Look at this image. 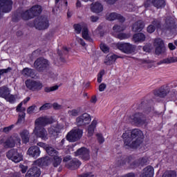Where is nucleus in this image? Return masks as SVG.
<instances>
[{
  "label": "nucleus",
  "instance_id": "obj_48",
  "mask_svg": "<svg viewBox=\"0 0 177 177\" xmlns=\"http://www.w3.org/2000/svg\"><path fill=\"white\" fill-rule=\"evenodd\" d=\"M51 107L52 104L50 103H46L39 108V111H44L45 110H49V109H50Z\"/></svg>",
  "mask_w": 177,
  "mask_h": 177
},
{
  "label": "nucleus",
  "instance_id": "obj_7",
  "mask_svg": "<svg viewBox=\"0 0 177 177\" xmlns=\"http://www.w3.org/2000/svg\"><path fill=\"white\" fill-rule=\"evenodd\" d=\"M91 121H92L91 115L84 113L76 118V125L77 127H86L88 124H91Z\"/></svg>",
  "mask_w": 177,
  "mask_h": 177
},
{
  "label": "nucleus",
  "instance_id": "obj_37",
  "mask_svg": "<svg viewBox=\"0 0 177 177\" xmlns=\"http://www.w3.org/2000/svg\"><path fill=\"white\" fill-rule=\"evenodd\" d=\"M168 92L167 89L160 88L155 93V95H156V96H159V97H165V96L168 95Z\"/></svg>",
  "mask_w": 177,
  "mask_h": 177
},
{
  "label": "nucleus",
  "instance_id": "obj_11",
  "mask_svg": "<svg viewBox=\"0 0 177 177\" xmlns=\"http://www.w3.org/2000/svg\"><path fill=\"white\" fill-rule=\"evenodd\" d=\"M13 1L12 0H0V19L2 17L1 12L9 13L12 10Z\"/></svg>",
  "mask_w": 177,
  "mask_h": 177
},
{
  "label": "nucleus",
  "instance_id": "obj_64",
  "mask_svg": "<svg viewBox=\"0 0 177 177\" xmlns=\"http://www.w3.org/2000/svg\"><path fill=\"white\" fill-rule=\"evenodd\" d=\"M91 21H92L93 23H96L97 21L99 20V17L97 16H91L90 17Z\"/></svg>",
  "mask_w": 177,
  "mask_h": 177
},
{
  "label": "nucleus",
  "instance_id": "obj_5",
  "mask_svg": "<svg viewBox=\"0 0 177 177\" xmlns=\"http://www.w3.org/2000/svg\"><path fill=\"white\" fill-rule=\"evenodd\" d=\"M22 19V20H30L34 19V14L31 12V10H22L19 12L13 17V21H19Z\"/></svg>",
  "mask_w": 177,
  "mask_h": 177
},
{
  "label": "nucleus",
  "instance_id": "obj_39",
  "mask_svg": "<svg viewBox=\"0 0 177 177\" xmlns=\"http://www.w3.org/2000/svg\"><path fill=\"white\" fill-rule=\"evenodd\" d=\"M113 30L114 32H121V31L125 30V26L124 25H115L113 27Z\"/></svg>",
  "mask_w": 177,
  "mask_h": 177
},
{
  "label": "nucleus",
  "instance_id": "obj_10",
  "mask_svg": "<svg viewBox=\"0 0 177 177\" xmlns=\"http://www.w3.org/2000/svg\"><path fill=\"white\" fill-rule=\"evenodd\" d=\"M117 48L127 55H130V53L135 52V46L129 43H118Z\"/></svg>",
  "mask_w": 177,
  "mask_h": 177
},
{
  "label": "nucleus",
  "instance_id": "obj_53",
  "mask_svg": "<svg viewBox=\"0 0 177 177\" xmlns=\"http://www.w3.org/2000/svg\"><path fill=\"white\" fill-rule=\"evenodd\" d=\"M103 75H104V71H101L97 75V82H99V84L102 82Z\"/></svg>",
  "mask_w": 177,
  "mask_h": 177
},
{
  "label": "nucleus",
  "instance_id": "obj_17",
  "mask_svg": "<svg viewBox=\"0 0 177 177\" xmlns=\"http://www.w3.org/2000/svg\"><path fill=\"white\" fill-rule=\"evenodd\" d=\"M151 5H153V6H155V8H157V9H160L165 6V1L153 0L152 1H151L150 0H147L145 3V8H149V6H151Z\"/></svg>",
  "mask_w": 177,
  "mask_h": 177
},
{
  "label": "nucleus",
  "instance_id": "obj_38",
  "mask_svg": "<svg viewBox=\"0 0 177 177\" xmlns=\"http://www.w3.org/2000/svg\"><path fill=\"white\" fill-rule=\"evenodd\" d=\"M155 53L156 55H161V53H165V46H155Z\"/></svg>",
  "mask_w": 177,
  "mask_h": 177
},
{
  "label": "nucleus",
  "instance_id": "obj_59",
  "mask_svg": "<svg viewBox=\"0 0 177 177\" xmlns=\"http://www.w3.org/2000/svg\"><path fill=\"white\" fill-rule=\"evenodd\" d=\"M19 168L21 169L22 174H26L27 172V169H28L27 166H24L23 165H20Z\"/></svg>",
  "mask_w": 177,
  "mask_h": 177
},
{
  "label": "nucleus",
  "instance_id": "obj_8",
  "mask_svg": "<svg viewBox=\"0 0 177 177\" xmlns=\"http://www.w3.org/2000/svg\"><path fill=\"white\" fill-rule=\"evenodd\" d=\"M7 158L8 160H11V161H13L14 162H20V161L23 160V155L17 152V149H10L7 152L6 154Z\"/></svg>",
  "mask_w": 177,
  "mask_h": 177
},
{
  "label": "nucleus",
  "instance_id": "obj_43",
  "mask_svg": "<svg viewBox=\"0 0 177 177\" xmlns=\"http://www.w3.org/2000/svg\"><path fill=\"white\" fill-rule=\"evenodd\" d=\"M153 45L154 46H164V41L160 38L155 39Z\"/></svg>",
  "mask_w": 177,
  "mask_h": 177
},
{
  "label": "nucleus",
  "instance_id": "obj_54",
  "mask_svg": "<svg viewBox=\"0 0 177 177\" xmlns=\"http://www.w3.org/2000/svg\"><path fill=\"white\" fill-rule=\"evenodd\" d=\"M148 159L147 157H144L139 159V164L140 165H145V164H147Z\"/></svg>",
  "mask_w": 177,
  "mask_h": 177
},
{
  "label": "nucleus",
  "instance_id": "obj_40",
  "mask_svg": "<svg viewBox=\"0 0 177 177\" xmlns=\"http://www.w3.org/2000/svg\"><path fill=\"white\" fill-rule=\"evenodd\" d=\"M60 162H62V158L58 157L57 155V156H54L53 160V165H54V167H59V165H60Z\"/></svg>",
  "mask_w": 177,
  "mask_h": 177
},
{
  "label": "nucleus",
  "instance_id": "obj_52",
  "mask_svg": "<svg viewBox=\"0 0 177 177\" xmlns=\"http://www.w3.org/2000/svg\"><path fill=\"white\" fill-rule=\"evenodd\" d=\"M35 109H37V106H35V105H32V106H29L27 109L28 114H32V113H34Z\"/></svg>",
  "mask_w": 177,
  "mask_h": 177
},
{
  "label": "nucleus",
  "instance_id": "obj_63",
  "mask_svg": "<svg viewBox=\"0 0 177 177\" xmlns=\"http://www.w3.org/2000/svg\"><path fill=\"white\" fill-rule=\"evenodd\" d=\"M37 146H39V147H43V149H45L46 151V149H48V145L44 142H38Z\"/></svg>",
  "mask_w": 177,
  "mask_h": 177
},
{
  "label": "nucleus",
  "instance_id": "obj_58",
  "mask_svg": "<svg viewBox=\"0 0 177 177\" xmlns=\"http://www.w3.org/2000/svg\"><path fill=\"white\" fill-rule=\"evenodd\" d=\"M97 138L99 143H103L104 142V138H103V136H102V134H97Z\"/></svg>",
  "mask_w": 177,
  "mask_h": 177
},
{
  "label": "nucleus",
  "instance_id": "obj_18",
  "mask_svg": "<svg viewBox=\"0 0 177 177\" xmlns=\"http://www.w3.org/2000/svg\"><path fill=\"white\" fill-rule=\"evenodd\" d=\"M53 122L52 118L48 117H40L35 120V127H45L48 124H52Z\"/></svg>",
  "mask_w": 177,
  "mask_h": 177
},
{
  "label": "nucleus",
  "instance_id": "obj_19",
  "mask_svg": "<svg viewBox=\"0 0 177 177\" xmlns=\"http://www.w3.org/2000/svg\"><path fill=\"white\" fill-rule=\"evenodd\" d=\"M63 129V126L60 124H56L55 126H51L48 128V133L52 138H57V135L60 133V131Z\"/></svg>",
  "mask_w": 177,
  "mask_h": 177
},
{
  "label": "nucleus",
  "instance_id": "obj_31",
  "mask_svg": "<svg viewBox=\"0 0 177 177\" xmlns=\"http://www.w3.org/2000/svg\"><path fill=\"white\" fill-rule=\"evenodd\" d=\"M95 128H96V121L93 120L86 130L88 138L93 136V133H95Z\"/></svg>",
  "mask_w": 177,
  "mask_h": 177
},
{
  "label": "nucleus",
  "instance_id": "obj_49",
  "mask_svg": "<svg viewBox=\"0 0 177 177\" xmlns=\"http://www.w3.org/2000/svg\"><path fill=\"white\" fill-rule=\"evenodd\" d=\"M24 118H26V113H24V112L20 113L19 114V118H18L17 123L21 124V122H23V121H24Z\"/></svg>",
  "mask_w": 177,
  "mask_h": 177
},
{
  "label": "nucleus",
  "instance_id": "obj_33",
  "mask_svg": "<svg viewBox=\"0 0 177 177\" xmlns=\"http://www.w3.org/2000/svg\"><path fill=\"white\" fill-rule=\"evenodd\" d=\"M133 39L135 42H142L146 39V36L143 33H138L133 35Z\"/></svg>",
  "mask_w": 177,
  "mask_h": 177
},
{
  "label": "nucleus",
  "instance_id": "obj_51",
  "mask_svg": "<svg viewBox=\"0 0 177 177\" xmlns=\"http://www.w3.org/2000/svg\"><path fill=\"white\" fill-rule=\"evenodd\" d=\"M118 39H127L128 38H129V35L128 34H125V33H120L118 35Z\"/></svg>",
  "mask_w": 177,
  "mask_h": 177
},
{
  "label": "nucleus",
  "instance_id": "obj_41",
  "mask_svg": "<svg viewBox=\"0 0 177 177\" xmlns=\"http://www.w3.org/2000/svg\"><path fill=\"white\" fill-rule=\"evenodd\" d=\"M162 177H176L175 171H167L164 173Z\"/></svg>",
  "mask_w": 177,
  "mask_h": 177
},
{
  "label": "nucleus",
  "instance_id": "obj_57",
  "mask_svg": "<svg viewBox=\"0 0 177 177\" xmlns=\"http://www.w3.org/2000/svg\"><path fill=\"white\" fill-rule=\"evenodd\" d=\"M53 107L55 110H60L63 109V106L62 105L59 104L58 103L55 102L53 104Z\"/></svg>",
  "mask_w": 177,
  "mask_h": 177
},
{
  "label": "nucleus",
  "instance_id": "obj_12",
  "mask_svg": "<svg viewBox=\"0 0 177 177\" xmlns=\"http://www.w3.org/2000/svg\"><path fill=\"white\" fill-rule=\"evenodd\" d=\"M33 133L37 138H40L41 140H48V139H49L48 131L42 127H35Z\"/></svg>",
  "mask_w": 177,
  "mask_h": 177
},
{
  "label": "nucleus",
  "instance_id": "obj_22",
  "mask_svg": "<svg viewBox=\"0 0 177 177\" xmlns=\"http://www.w3.org/2000/svg\"><path fill=\"white\" fill-rule=\"evenodd\" d=\"M28 156L32 157L33 158H38L41 154V150H39V147L37 146L30 147L27 151Z\"/></svg>",
  "mask_w": 177,
  "mask_h": 177
},
{
  "label": "nucleus",
  "instance_id": "obj_27",
  "mask_svg": "<svg viewBox=\"0 0 177 177\" xmlns=\"http://www.w3.org/2000/svg\"><path fill=\"white\" fill-rule=\"evenodd\" d=\"M91 10L93 13H100V12H103V6L99 2H95L91 4Z\"/></svg>",
  "mask_w": 177,
  "mask_h": 177
},
{
  "label": "nucleus",
  "instance_id": "obj_6",
  "mask_svg": "<svg viewBox=\"0 0 177 177\" xmlns=\"http://www.w3.org/2000/svg\"><path fill=\"white\" fill-rule=\"evenodd\" d=\"M34 26L37 30H46L49 27V20L47 17H39L35 19Z\"/></svg>",
  "mask_w": 177,
  "mask_h": 177
},
{
  "label": "nucleus",
  "instance_id": "obj_30",
  "mask_svg": "<svg viewBox=\"0 0 177 177\" xmlns=\"http://www.w3.org/2000/svg\"><path fill=\"white\" fill-rule=\"evenodd\" d=\"M177 57H169L159 61L157 64H171V63H176Z\"/></svg>",
  "mask_w": 177,
  "mask_h": 177
},
{
  "label": "nucleus",
  "instance_id": "obj_3",
  "mask_svg": "<svg viewBox=\"0 0 177 177\" xmlns=\"http://www.w3.org/2000/svg\"><path fill=\"white\" fill-rule=\"evenodd\" d=\"M21 142V140L17 135L12 136L6 139L3 138L0 140L1 145H3L6 149H12V147L16 146V144L19 143L20 145Z\"/></svg>",
  "mask_w": 177,
  "mask_h": 177
},
{
  "label": "nucleus",
  "instance_id": "obj_34",
  "mask_svg": "<svg viewBox=\"0 0 177 177\" xmlns=\"http://www.w3.org/2000/svg\"><path fill=\"white\" fill-rule=\"evenodd\" d=\"M46 153H48V156H50L51 157H56L59 153L56 149H53V147H48L46 150Z\"/></svg>",
  "mask_w": 177,
  "mask_h": 177
},
{
  "label": "nucleus",
  "instance_id": "obj_60",
  "mask_svg": "<svg viewBox=\"0 0 177 177\" xmlns=\"http://www.w3.org/2000/svg\"><path fill=\"white\" fill-rule=\"evenodd\" d=\"M117 165H120V166L125 165V159H124V158L118 159V161H117Z\"/></svg>",
  "mask_w": 177,
  "mask_h": 177
},
{
  "label": "nucleus",
  "instance_id": "obj_23",
  "mask_svg": "<svg viewBox=\"0 0 177 177\" xmlns=\"http://www.w3.org/2000/svg\"><path fill=\"white\" fill-rule=\"evenodd\" d=\"M154 176V167L152 166H147L143 169L140 177H153Z\"/></svg>",
  "mask_w": 177,
  "mask_h": 177
},
{
  "label": "nucleus",
  "instance_id": "obj_9",
  "mask_svg": "<svg viewBox=\"0 0 177 177\" xmlns=\"http://www.w3.org/2000/svg\"><path fill=\"white\" fill-rule=\"evenodd\" d=\"M26 86L30 91L35 92L37 91H41L44 88V84L41 82H35L32 80H28L25 82Z\"/></svg>",
  "mask_w": 177,
  "mask_h": 177
},
{
  "label": "nucleus",
  "instance_id": "obj_61",
  "mask_svg": "<svg viewBox=\"0 0 177 177\" xmlns=\"http://www.w3.org/2000/svg\"><path fill=\"white\" fill-rule=\"evenodd\" d=\"M106 84L102 83L99 86V91L100 92H104V89H106Z\"/></svg>",
  "mask_w": 177,
  "mask_h": 177
},
{
  "label": "nucleus",
  "instance_id": "obj_46",
  "mask_svg": "<svg viewBox=\"0 0 177 177\" xmlns=\"http://www.w3.org/2000/svg\"><path fill=\"white\" fill-rule=\"evenodd\" d=\"M134 122H138V124H142V113H137L135 115L133 118Z\"/></svg>",
  "mask_w": 177,
  "mask_h": 177
},
{
  "label": "nucleus",
  "instance_id": "obj_45",
  "mask_svg": "<svg viewBox=\"0 0 177 177\" xmlns=\"http://www.w3.org/2000/svg\"><path fill=\"white\" fill-rule=\"evenodd\" d=\"M100 48L101 50L104 52V53H109V52H110V48H109V46L104 44H101Z\"/></svg>",
  "mask_w": 177,
  "mask_h": 177
},
{
  "label": "nucleus",
  "instance_id": "obj_25",
  "mask_svg": "<svg viewBox=\"0 0 177 177\" xmlns=\"http://www.w3.org/2000/svg\"><path fill=\"white\" fill-rule=\"evenodd\" d=\"M19 136L24 143L27 144L30 142V131H28V130L24 129L21 131Z\"/></svg>",
  "mask_w": 177,
  "mask_h": 177
},
{
  "label": "nucleus",
  "instance_id": "obj_26",
  "mask_svg": "<svg viewBox=\"0 0 177 177\" xmlns=\"http://www.w3.org/2000/svg\"><path fill=\"white\" fill-rule=\"evenodd\" d=\"M118 59V56L114 54H109L104 62L106 66H111Z\"/></svg>",
  "mask_w": 177,
  "mask_h": 177
},
{
  "label": "nucleus",
  "instance_id": "obj_16",
  "mask_svg": "<svg viewBox=\"0 0 177 177\" xmlns=\"http://www.w3.org/2000/svg\"><path fill=\"white\" fill-rule=\"evenodd\" d=\"M41 176V169L38 165H32V167L28 169L25 177H39Z\"/></svg>",
  "mask_w": 177,
  "mask_h": 177
},
{
  "label": "nucleus",
  "instance_id": "obj_13",
  "mask_svg": "<svg viewBox=\"0 0 177 177\" xmlns=\"http://www.w3.org/2000/svg\"><path fill=\"white\" fill-rule=\"evenodd\" d=\"M49 61L44 58H39L34 63V66L38 71H44L49 67Z\"/></svg>",
  "mask_w": 177,
  "mask_h": 177
},
{
  "label": "nucleus",
  "instance_id": "obj_24",
  "mask_svg": "<svg viewBox=\"0 0 177 177\" xmlns=\"http://www.w3.org/2000/svg\"><path fill=\"white\" fill-rule=\"evenodd\" d=\"M161 27V22L158 19H154L152 22V24L149 25L147 28V31L149 34H153L156 31V28H160Z\"/></svg>",
  "mask_w": 177,
  "mask_h": 177
},
{
  "label": "nucleus",
  "instance_id": "obj_47",
  "mask_svg": "<svg viewBox=\"0 0 177 177\" xmlns=\"http://www.w3.org/2000/svg\"><path fill=\"white\" fill-rule=\"evenodd\" d=\"M57 89H59V86H54L51 87H46L44 91L49 93V92H53L54 91H57Z\"/></svg>",
  "mask_w": 177,
  "mask_h": 177
},
{
  "label": "nucleus",
  "instance_id": "obj_36",
  "mask_svg": "<svg viewBox=\"0 0 177 177\" xmlns=\"http://www.w3.org/2000/svg\"><path fill=\"white\" fill-rule=\"evenodd\" d=\"M82 37L84 39H86V41H92V39H91V37H89V31L88 30V28H86V26H84L82 29Z\"/></svg>",
  "mask_w": 177,
  "mask_h": 177
},
{
  "label": "nucleus",
  "instance_id": "obj_62",
  "mask_svg": "<svg viewBox=\"0 0 177 177\" xmlns=\"http://www.w3.org/2000/svg\"><path fill=\"white\" fill-rule=\"evenodd\" d=\"M76 39H77L78 44L82 45V46H85L86 44H85V41H84V39H82L80 37H77Z\"/></svg>",
  "mask_w": 177,
  "mask_h": 177
},
{
  "label": "nucleus",
  "instance_id": "obj_1",
  "mask_svg": "<svg viewBox=\"0 0 177 177\" xmlns=\"http://www.w3.org/2000/svg\"><path fill=\"white\" fill-rule=\"evenodd\" d=\"M124 146L127 148L135 149L143 143V132L140 129H135L132 131H127L122 136Z\"/></svg>",
  "mask_w": 177,
  "mask_h": 177
},
{
  "label": "nucleus",
  "instance_id": "obj_2",
  "mask_svg": "<svg viewBox=\"0 0 177 177\" xmlns=\"http://www.w3.org/2000/svg\"><path fill=\"white\" fill-rule=\"evenodd\" d=\"M12 90L8 86H2L0 87V97L5 99L6 102L13 104L16 102V95L10 94Z\"/></svg>",
  "mask_w": 177,
  "mask_h": 177
},
{
  "label": "nucleus",
  "instance_id": "obj_14",
  "mask_svg": "<svg viewBox=\"0 0 177 177\" xmlns=\"http://www.w3.org/2000/svg\"><path fill=\"white\" fill-rule=\"evenodd\" d=\"M90 153L89 149L85 147H82L77 149V151L75 152V156H80L84 161H89V160H91Z\"/></svg>",
  "mask_w": 177,
  "mask_h": 177
},
{
  "label": "nucleus",
  "instance_id": "obj_29",
  "mask_svg": "<svg viewBox=\"0 0 177 177\" xmlns=\"http://www.w3.org/2000/svg\"><path fill=\"white\" fill-rule=\"evenodd\" d=\"M143 28H145V23L142 21L136 22L132 26V30L134 32H140Z\"/></svg>",
  "mask_w": 177,
  "mask_h": 177
},
{
  "label": "nucleus",
  "instance_id": "obj_21",
  "mask_svg": "<svg viewBox=\"0 0 177 177\" xmlns=\"http://www.w3.org/2000/svg\"><path fill=\"white\" fill-rule=\"evenodd\" d=\"M106 20H109V21H114V20H119V21L122 23L125 21V18H124V17H122L121 15L117 12H111L106 15Z\"/></svg>",
  "mask_w": 177,
  "mask_h": 177
},
{
  "label": "nucleus",
  "instance_id": "obj_56",
  "mask_svg": "<svg viewBox=\"0 0 177 177\" xmlns=\"http://www.w3.org/2000/svg\"><path fill=\"white\" fill-rule=\"evenodd\" d=\"M77 177H93V174L91 172H86L79 175Z\"/></svg>",
  "mask_w": 177,
  "mask_h": 177
},
{
  "label": "nucleus",
  "instance_id": "obj_35",
  "mask_svg": "<svg viewBox=\"0 0 177 177\" xmlns=\"http://www.w3.org/2000/svg\"><path fill=\"white\" fill-rule=\"evenodd\" d=\"M22 74L24 77H34V71L31 68H25L22 71Z\"/></svg>",
  "mask_w": 177,
  "mask_h": 177
},
{
  "label": "nucleus",
  "instance_id": "obj_44",
  "mask_svg": "<svg viewBox=\"0 0 177 177\" xmlns=\"http://www.w3.org/2000/svg\"><path fill=\"white\" fill-rule=\"evenodd\" d=\"M74 28H75V31L77 34H81V31H82L84 27L82 26V25L81 24H75L73 26Z\"/></svg>",
  "mask_w": 177,
  "mask_h": 177
},
{
  "label": "nucleus",
  "instance_id": "obj_55",
  "mask_svg": "<svg viewBox=\"0 0 177 177\" xmlns=\"http://www.w3.org/2000/svg\"><path fill=\"white\" fill-rule=\"evenodd\" d=\"M13 128H15V125L12 124L9 127H5L3 131L5 133H8V132H10Z\"/></svg>",
  "mask_w": 177,
  "mask_h": 177
},
{
  "label": "nucleus",
  "instance_id": "obj_42",
  "mask_svg": "<svg viewBox=\"0 0 177 177\" xmlns=\"http://www.w3.org/2000/svg\"><path fill=\"white\" fill-rule=\"evenodd\" d=\"M68 114L71 117H77V115L80 114V109H72L71 111H68Z\"/></svg>",
  "mask_w": 177,
  "mask_h": 177
},
{
  "label": "nucleus",
  "instance_id": "obj_28",
  "mask_svg": "<svg viewBox=\"0 0 177 177\" xmlns=\"http://www.w3.org/2000/svg\"><path fill=\"white\" fill-rule=\"evenodd\" d=\"M81 161L77 158H74L68 163V168L70 169H77L81 165Z\"/></svg>",
  "mask_w": 177,
  "mask_h": 177
},
{
  "label": "nucleus",
  "instance_id": "obj_4",
  "mask_svg": "<svg viewBox=\"0 0 177 177\" xmlns=\"http://www.w3.org/2000/svg\"><path fill=\"white\" fill-rule=\"evenodd\" d=\"M84 130L79 128H74L71 130L66 135V139L68 142H77L82 138Z\"/></svg>",
  "mask_w": 177,
  "mask_h": 177
},
{
  "label": "nucleus",
  "instance_id": "obj_15",
  "mask_svg": "<svg viewBox=\"0 0 177 177\" xmlns=\"http://www.w3.org/2000/svg\"><path fill=\"white\" fill-rule=\"evenodd\" d=\"M176 28L175 19L171 17L166 18L165 23L162 29V31H174Z\"/></svg>",
  "mask_w": 177,
  "mask_h": 177
},
{
  "label": "nucleus",
  "instance_id": "obj_50",
  "mask_svg": "<svg viewBox=\"0 0 177 177\" xmlns=\"http://www.w3.org/2000/svg\"><path fill=\"white\" fill-rule=\"evenodd\" d=\"M22 106H23V102H21L17 106L16 110L18 113H24V111H26V108L21 107Z\"/></svg>",
  "mask_w": 177,
  "mask_h": 177
},
{
  "label": "nucleus",
  "instance_id": "obj_32",
  "mask_svg": "<svg viewBox=\"0 0 177 177\" xmlns=\"http://www.w3.org/2000/svg\"><path fill=\"white\" fill-rule=\"evenodd\" d=\"M30 12L32 13L33 17H35V16L41 15V12H42V7H41L39 5L33 6L30 8Z\"/></svg>",
  "mask_w": 177,
  "mask_h": 177
},
{
  "label": "nucleus",
  "instance_id": "obj_20",
  "mask_svg": "<svg viewBox=\"0 0 177 177\" xmlns=\"http://www.w3.org/2000/svg\"><path fill=\"white\" fill-rule=\"evenodd\" d=\"M52 162V159L50 157L46 156L44 158H41L35 161V165H37V167H42L45 165H50Z\"/></svg>",
  "mask_w": 177,
  "mask_h": 177
}]
</instances>
